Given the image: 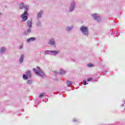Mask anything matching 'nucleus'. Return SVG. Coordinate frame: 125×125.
<instances>
[{
  "label": "nucleus",
  "instance_id": "obj_6",
  "mask_svg": "<svg viewBox=\"0 0 125 125\" xmlns=\"http://www.w3.org/2000/svg\"><path fill=\"white\" fill-rule=\"evenodd\" d=\"M49 44H51L52 45L55 44V42H54V39H52L50 40V41H49Z\"/></svg>",
  "mask_w": 125,
  "mask_h": 125
},
{
  "label": "nucleus",
  "instance_id": "obj_21",
  "mask_svg": "<svg viewBox=\"0 0 125 125\" xmlns=\"http://www.w3.org/2000/svg\"><path fill=\"white\" fill-rule=\"evenodd\" d=\"M67 84H69V85H71V84H72V83H71L70 81H67Z\"/></svg>",
  "mask_w": 125,
  "mask_h": 125
},
{
  "label": "nucleus",
  "instance_id": "obj_9",
  "mask_svg": "<svg viewBox=\"0 0 125 125\" xmlns=\"http://www.w3.org/2000/svg\"><path fill=\"white\" fill-rule=\"evenodd\" d=\"M22 78L23 80H28L29 79V77L26 75V74H23L22 76Z\"/></svg>",
  "mask_w": 125,
  "mask_h": 125
},
{
  "label": "nucleus",
  "instance_id": "obj_7",
  "mask_svg": "<svg viewBox=\"0 0 125 125\" xmlns=\"http://www.w3.org/2000/svg\"><path fill=\"white\" fill-rule=\"evenodd\" d=\"M26 75L28 77V78H31V76L32 75V73H31V71H27L26 72Z\"/></svg>",
  "mask_w": 125,
  "mask_h": 125
},
{
  "label": "nucleus",
  "instance_id": "obj_26",
  "mask_svg": "<svg viewBox=\"0 0 125 125\" xmlns=\"http://www.w3.org/2000/svg\"><path fill=\"white\" fill-rule=\"evenodd\" d=\"M0 15H1V13H0Z\"/></svg>",
  "mask_w": 125,
  "mask_h": 125
},
{
  "label": "nucleus",
  "instance_id": "obj_24",
  "mask_svg": "<svg viewBox=\"0 0 125 125\" xmlns=\"http://www.w3.org/2000/svg\"><path fill=\"white\" fill-rule=\"evenodd\" d=\"M27 83H28V84H30V83H31V81L28 80V81H27Z\"/></svg>",
  "mask_w": 125,
  "mask_h": 125
},
{
  "label": "nucleus",
  "instance_id": "obj_23",
  "mask_svg": "<svg viewBox=\"0 0 125 125\" xmlns=\"http://www.w3.org/2000/svg\"><path fill=\"white\" fill-rule=\"evenodd\" d=\"M22 48H23V45L20 46V49H22Z\"/></svg>",
  "mask_w": 125,
  "mask_h": 125
},
{
  "label": "nucleus",
  "instance_id": "obj_5",
  "mask_svg": "<svg viewBox=\"0 0 125 125\" xmlns=\"http://www.w3.org/2000/svg\"><path fill=\"white\" fill-rule=\"evenodd\" d=\"M26 7H27L28 10H29V6H28V5L24 6V2H21L20 4V9H23V8H24V11H25V8H26Z\"/></svg>",
  "mask_w": 125,
  "mask_h": 125
},
{
  "label": "nucleus",
  "instance_id": "obj_13",
  "mask_svg": "<svg viewBox=\"0 0 125 125\" xmlns=\"http://www.w3.org/2000/svg\"><path fill=\"white\" fill-rule=\"evenodd\" d=\"M60 73L62 74H65L66 72L65 71H63V70H61Z\"/></svg>",
  "mask_w": 125,
  "mask_h": 125
},
{
  "label": "nucleus",
  "instance_id": "obj_16",
  "mask_svg": "<svg viewBox=\"0 0 125 125\" xmlns=\"http://www.w3.org/2000/svg\"><path fill=\"white\" fill-rule=\"evenodd\" d=\"M93 16L95 19H97V18L98 17V16H96L95 14L93 15Z\"/></svg>",
  "mask_w": 125,
  "mask_h": 125
},
{
  "label": "nucleus",
  "instance_id": "obj_4",
  "mask_svg": "<svg viewBox=\"0 0 125 125\" xmlns=\"http://www.w3.org/2000/svg\"><path fill=\"white\" fill-rule=\"evenodd\" d=\"M81 31L83 34H84V35H87L88 34V29H87V27L82 26L81 28Z\"/></svg>",
  "mask_w": 125,
  "mask_h": 125
},
{
  "label": "nucleus",
  "instance_id": "obj_3",
  "mask_svg": "<svg viewBox=\"0 0 125 125\" xmlns=\"http://www.w3.org/2000/svg\"><path fill=\"white\" fill-rule=\"evenodd\" d=\"M27 26L29 27V29L27 30V31L24 32V35H28V33L31 32V28L32 27V21H27Z\"/></svg>",
  "mask_w": 125,
  "mask_h": 125
},
{
  "label": "nucleus",
  "instance_id": "obj_14",
  "mask_svg": "<svg viewBox=\"0 0 125 125\" xmlns=\"http://www.w3.org/2000/svg\"><path fill=\"white\" fill-rule=\"evenodd\" d=\"M31 41H32V38L28 39L27 40V42H31Z\"/></svg>",
  "mask_w": 125,
  "mask_h": 125
},
{
  "label": "nucleus",
  "instance_id": "obj_10",
  "mask_svg": "<svg viewBox=\"0 0 125 125\" xmlns=\"http://www.w3.org/2000/svg\"><path fill=\"white\" fill-rule=\"evenodd\" d=\"M42 11L39 12L38 14V18H41L42 17Z\"/></svg>",
  "mask_w": 125,
  "mask_h": 125
},
{
  "label": "nucleus",
  "instance_id": "obj_15",
  "mask_svg": "<svg viewBox=\"0 0 125 125\" xmlns=\"http://www.w3.org/2000/svg\"><path fill=\"white\" fill-rule=\"evenodd\" d=\"M88 67H93V64H92V63H89L87 64Z\"/></svg>",
  "mask_w": 125,
  "mask_h": 125
},
{
  "label": "nucleus",
  "instance_id": "obj_17",
  "mask_svg": "<svg viewBox=\"0 0 125 125\" xmlns=\"http://www.w3.org/2000/svg\"><path fill=\"white\" fill-rule=\"evenodd\" d=\"M93 79L92 78H89V79H87V82H90L91 81H92Z\"/></svg>",
  "mask_w": 125,
  "mask_h": 125
},
{
  "label": "nucleus",
  "instance_id": "obj_18",
  "mask_svg": "<svg viewBox=\"0 0 125 125\" xmlns=\"http://www.w3.org/2000/svg\"><path fill=\"white\" fill-rule=\"evenodd\" d=\"M44 94V93H42V94H41V95L39 96L40 98H42V97H43Z\"/></svg>",
  "mask_w": 125,
  "mask_h": 125
},
{
  "label": "nucleus",
  "instance_id": "obj_20",
  "mask_svg": "<svg viewBox=\"0 0 125 125\" xmlns=\"http://www.w3.org/2000/svg\"><path fill=\"white\" fill-rule=\"evenodd\" d=\"M73 10H74V6H71L70 9V11H73Z\"/></svg>",
  "mask_w": 125,
  "mask_h": 125
},
{
  "label": "nucleus",
  "instance_id": "obj_25",
  "mask_svg": "<svg viewBox=\"0 0 125 125\" xmlns=\"http://www.w3.org/2000/svg\"><path fill=\"white\" fill-rule=\"evenodd\" d=\"M36 40V38L35 37L32 38V41H35Z\"/></svg>",
  "mask_w": 125,
  "mask_h": 125
},
{
  "label": "nucleus",
  "instance_id": "obj_19",
  "mask_svg": "<svg viewBox=\"0 0 125 125\" xmlns=\"http://www.w3.org/2000/svg\"><path fill=\"white\" fill-rule=\"evenodd\" d=\"M83 83L84 85H86V81L83 80Z\"/></svg>",
  "mask_w": 125,
  "mask_h": 125
},
{
  "label": "nucleus",
  "instance_id": "obj_2",
  "mask_svg": "<svg viewBox=\"0 0 125 125\" xmlns=\"http://www.w3.org/2000/svg\"><path fill=\"white\" fill-rule=\"evenodd\" d=\"M28 10V7H25L24 12L21 15V18L22 19V22H25L28 19V13L27 11Z\"/></svg>",
  "mask_w": 125,
  "mask_h": 125
},
{
  "label": "nucleus",
  "instance_id": "obj_22",
  "mask_svg": "<svg viewBox=\"0 0 125 125\" xmlns=\"http://www.w3.org/2000/svg\"><path fill=\"white\" fill-rule=\"evenodd\" d=\"M47 52H50V51H48V50H47V51H45V53H46V54H48V53H47Z\"/></svg>",
  "mask_w": 125,
  "mask_h": 125
},
{
  "label": "nucleus",
  "instance_id": "obj_12",
  "mask_svg": "<svg viewBox=\"0 0 125 125\" xmlns=\"http://www.w3.org/2000/svg\"><path fill=\"white\" fill-rule=\"evenodd\" d=\"M50 52H52V53H54L55 55H56V54H58V51H51Z\"/></svg>",
  "mask_w": 125,
  "mask_h": 125
},
{
  "label": "nucleus",
  "instance_id": "obj_1",
  "mask_svg": "<svg viewBox=\"0 0 125 125\" xmlns=\"http://www.w3.org/2000/svg\"><path fill=\"white\" fill-rule=\"evenodd\" d=\"M33 71L35 72V74L37 75V76H40V77H41V78H44L45 77V74H44V72H43L40 67H37L36 68H33Z\"/></svg>",
  "mask_w": 125,
  "mask_h": 125
},
{
  "label": "nucleus",
  "instance_id": "obj_8",
  "mask_svg": "<svg viewBox=\"0 0 125 125\" xmlns=\"http://www.w3.org/2000/svg\"><path fill=\"white\" fill-rule=\"evenodd\" d=\"M23 59H24V55H21V59L20 60V63H22V62H23Z\"/></svg>",
  "mask_w": 125,
  "mask_h": 125
},
{
  "label": "nucleus",
  "instance_id": "obj_11",
  "mask_svg": "<svg viewBox=\"0 0 125 125\" xmlns=\"http://www.w3.org/2000/svg\"><path fill=\"white\" fill-rule=\"evenodd\" d=\"M4 51H5V48H1L0 49V53H2L3 52H4Z\"/></svg>",
  "mask_w": 125,
  "mask_h": 125
}]
</instances>
